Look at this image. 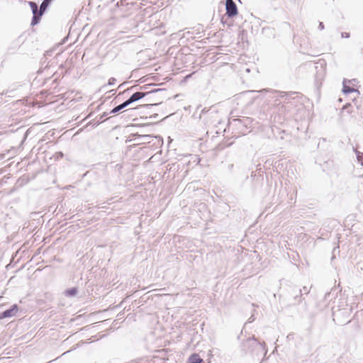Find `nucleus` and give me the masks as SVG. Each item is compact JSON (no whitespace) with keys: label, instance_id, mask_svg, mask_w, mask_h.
Returning a JSON list of instances; mask_svg holds the SVG:
<instances>
[{"label":"nucleus","instance_id":"nucleus-2","mask_svg":"<svg viewBox=\"0 0 363 363\" xmlns=\"http://www.w3.org/2000/svg\"><path fill=\"white\" fill-rule=\"evenodd\" d=\"M226 15L232 17L238 14V9L235 2L233 0H226Z\"/></svg>","mask_w":363,"mask_h":363},{"label":"nucleus","instance_id":"nucleus-7","mask_svg":"<svg viewBox=\"0 0 363 363\" xmlns=\"http://www.w3.org/2000/svg\"><path fill=\"white\" fill-rule=\"evenodd\" d=\"M52 0H44L40 6L39 16H42Z\"/></svg>","mask_w":363,"mask_h":363},{"label":"nucleus","instance_id":"nucleus-1","mask_svg":"<svg viewBox=\"0 0 363 363\" xmlns=\"http://www.w3.org/2000/svg\"><path fill=\"white\" fill-rule=\"evenodd\" d=\"M29 5L30 6V9H32L33 14L31 25L35 26L39 23L41 16H39L38 5L35 2L30 1Z\"/></svg>","mask_w":363,"mask_h":363},{"label":"nucleus","instance_id":"nucleus-8","mask_svg":"<svg viewBox=\"0 0 363 363\" xmlns=\"http://www.w3.org/2000/svg\"><path fill=\"white\" fill-rule=\"evenodd\" d=\"M128 103L126 102V101L121 104V105L116 106V108H114L112 111H111V113H117L118 111H121V109L124 108L125 107H126L128 106Z\"/></svg>","mask_w":363,"mask_h":363},{"label":"nucleus","instance_id":"nucleus-12","mask_svg":"<svg viewBox=\"0 0 363 363\" xmlns=\"http://www.w3.org/2000/svg\"><path fill=\"white\" fill-rule=\"evenodd\" d=\"M342 38H349L350 37V33H347V32L342 33Z\"/></svg>","mask_w":363,"mask_h":363},{"label":"nucleus","instance_id":"nucleus-9","mask_svg":"<svg viewBox=\"0 0 363 363\" xmlns=\"http://www.w3.org/2000/svg\"><path fill=\"white\" fill-rule=\"evenodd\" d=\"M357 157L358 161L361 163V164L363 165V152L357 151Z\"/></svg>","mask_w":363,"mask_h":363},{"label":"nucleus","instance_id":"nucleus-4","mask_svg":"<svg viewBox=\"0 0 363 363\" xmlns=\"http://www.w3.org/2000/svg\"><path fill=\"white\" fill-rule=\"evenodd\" d=\"M18 310V306L16 304L13 305L10 309L5 311L4 312L0 314V319L15 315Z\"/></svg>","mask_w":363,"mask_h":363},{"label":"nucleus","instance_id":"nucleus-3","mask_svg":"<svg viewBox=\"0 0 363 363\" xmlns=\"http://www.w3.org/2000/svg\"><path fill=\"white\" fill-rule=\"evenodd\" d=\"M342 84V91L345 94H350L357 91L354 87V84L351 80L345 79Z\"/></svg>","mask_w":363,"mask_h":363},{"label":"nucleus","instance_id":"nucleus-11","mask_svg":"<svg viewBox=\"0 0 363 363\" xmlns=\"http://www.w3.org/2000/svg\"><path fill=\"white\" fill-rule=\"evenodd\" d=\"M351 108V105L350 104H348V105H346L343 107L342 108V112H347V113H350V109Z\"/></svg>","mask_w":363,"mask_h":363},{"label":"nucleus","instance_id":"nucleus-5","mask_svg":"<svg viewBox=\"0 0 363 363\" xmlns=\"http://www.w3.org/2000/svg\"><path fill=\"white\" fill-rule=\"evenodd\" d=\"M145 93L144 92H136L135 94H133L130 98L129 99H128L126 101V102L128 103V104L129 105L130 104L134 102V101H136L142 98H143L145 96Z\"/></svg>","mask_w":363,"mask_h":363},{"label":"nucleus","instance_id":"nucleus-10","mask_svg":"<svg viewBox=\"0 0 363 363\" xmlns=\"http://www.w3.org/2000/svg\"><path fill=\"white\" fill-rule=\"evenodd\" d=\"M76 293H77L76 289H72L67 291V294L70 295V296H74L76 294Z\"/></svg>","mask_w":363,"mask_h":363},{"label":"nucleus","instance_id":"nucleus-6","mask_svg":"<svg viewBox=\"0 0 363 363\" xmlns=\"http://www.w3.org/2000/svg\"><path fill=\"white\" fill-rule=\"evenodd\" d=\"M187 363H204V362L199 354L194 353L188 358Z\"/></svg>","mask_w":363,"mask_h":363}]
</instances>
